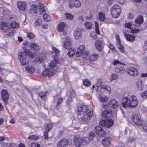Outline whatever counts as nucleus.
Returning a JSON list of instances; mask_svg holds the SVG:
<instances>
[{
	"label": "nucleus",
	"mask_w": 147,
	"mask_h": 147,
	"mask_svg": "<svg viewBox=\"0 0 147 147\" xmlns=\"http://www.w3.org/2000/svg\"><path fill=\"white\" fill-rule=\"evenodd\" d=\"M140 125L141 126L142 128L144 130L146 131L147 130V125H146L144 124H142V123Z\"/></svg>",
	"instance_id": "obj_60"
},
{
	"label": "nucleus",
	"mask_w": 147,
	"mask_h": 147,
	"mask_svg": "<svg viewBox=\"0 0 147 147\" xmlns=\"http://www.w3.org/2000/svg\"><path fill=\"white\" fill-rule=\"evenodd\" d=\"M27 57H29L31 58L34 57L32 53L29 50H26L19 53L18 57L22 65H26L28 63V60H27Z\"/></svg>",
	"instance_id": "obj_2"
},
{
	"label": "nucleus",
	"mask_w": 147,
	"mask_h": 147,
	"mask_svg": "<svg viewBox=\"0 0 147 147\" xmlns=\"http://www.w3.org/2000/svg\"><path fill=\"white\" fill-rule=\"evenodd\" d=\"M84 25L87 29H91L92 28V24L90 22H85L84 23Z\"/></svg>",
	"instance_id": "obj_40"
},
{
	"label": "nucleus",
	"mask_w": 147,
	"mask_h": 147,
	"mask_svg": "<svg viewBox=\"0 0 147 147\" xmlns=\"http://www.w3.org/2000/svg\"><path fill=\"white\" fill-rule=\"evenodd\" d=\"M93 113L92 111H90L88 113H86L84 114L77 115V117L80 121L84 123L87 122L90 120L91 117Z\"/></svg>",
	"instance_id": "obj_4"
},
{
	"label": "nucleus",
	"mask_w": 147,
	"mask_h": 147,
	"mask_svg": "<svg viewBox=\"0 0 147 147\" xmlns=\"http://www.w3.org/2000/svg\"><path fill=\"white\" fill-rule=\"evenodd\" d=\"M44 7V5L42 3H39L38 5H33L30 7L29 12L32 14L38 13L40 14L43 13L45 12Z\"/></svg>",
	"instance_id": "obj_3"
},
{
	"label": "nucleus",
	"mask_w": 147,
	"mask_h": 147,
	"mask_svg": "<svg viewBox=\"0 0 147 147\" xmlns=\"http://www.w3.org/2000/svg\"><path fill=\"white\" fill-rule=\"evenodd\" d=\"M99 99L100 101L105 102L107 101L108 98L106 96L103 95H99Z\"/></svg>",
	"instance_id": "obj_31"
},
{
	"label": "nucleus",
	"mask_w": 147,
	"mask_h": 147,
	"mask_svg": "<svg viewBox=\"0 0 147 147\" xmlns=\"http://www.w3.org/2000/svg\"><path fill=\"white\" fill-rule=\"evenodd\" d=\"M26 70L29 73L32 74L35 71V68L31 66H28L25 68Z\"/></svg>",
	"instance_id": "obj_33"
},
{
	"label": "nucleus",
	"mask_w": 147,
	"mask_h": 147,
	"mask_svg": "<svg viewBox=\"0 0 147 147\" xmlns=\"http://www.w3.org/2000/svg\"><path fill=\"white\" fill-rule=\"evenodd\" d=\"M24 44L26 46H28L29 45H30V48L31 49H33L34 50H38L40 48L38 46L33 43L29 44L28 42H26L24 43Z\"/></svg>",
	"instance_id": "obj_23"
},
{
	"label": "nucleus",
	"mask_w": 147,
	"mask_h": 147,
	"mask_svg": "<svg viewBox=\"0 0 147 147\" xmlns=\"http://www.w3.org/2000/svg\"><path fill=\"white\" fill-rule=\"evenodd\" d=\"M28 138L29 139L36 140H38L39 139V137L35 135H31L29 136Z\"/></svg>",
	"instance_id": "obj_41"
},
{
	"label": "nucleus",
	"mask_w": 147,
	"mask_h": 147,
	"mask_svg": "<svg viewBox=\"0 0 147 147\" xmlns=\"http://www.w3.org/2000/svg\"><path fill=\"white\" fill-rule=\"evenodd\" d=\"M100 87L102 89H104L105 90H107L109 92L111 90V88L108 86L102 85L100 86Z\"/></svg>",
	"instance_id": "obj_44"
},
{
	"label": "nucleus",
	"mask_w": 147,
	"mask_h": 147,
	"mask_svg": "<svg viewBox=\"0 0 147 147\" xmlns=\"http://www.w3.org/2000/svg\"><path fill=\"white\" fill-rule=\"evenodd\" d=\"M83 83L84 85L86 86H89L90 85V83L89 81L87 79H85L83 81Z\"/></svg>",
	"instance_id": "obj_48"
},
{
	"label": "nucleus",
	"mask_w": 147,
	"mask_h": 147,
	"mask_svg": "<svg viewBox=\"0 0 147 147\" xmlns=\"http://www.w3.org/2000/svg\"><path fill=\"white\" fill-rule=\"evenodd\" d=\"M95 135V134L92 132H91L89 133V136L88 137L90 138V140H92Z\"/></svg>",
	"instance_id": "obj_58"
},
{
	"label": "nucleus",
	"mask_w": 147,
	"mask_h": 147,
	"mask_svg": "<svg viewBox=\"0 0 147 147\" xmlns=\"http://www.w3.org/2000/svg\"><path fill=\"white\" fill-rule=\"evenodd\" d=\"M94 131L96 134L100 137H103L105 135L106 132L100 126L96 127L94 129Z\"/></svg>",
	"instance_id": "obj_10"
},
{
	"label": "nucleus",
	"mask_w": 147,
	"mask_h": 147,
	"mask_svg": "<svg viewBox=\"0 0 147 147\" xmlns=\"http://www.w3.org/2000/svg\"><path fill=\"white\" fill-rule=\"evenodd\" d=\"M91 36L93 38H96L97 36L96 34L94 33H91L90 34Z\"/></svg>",
	"instance_id": "obj_64"
},
{
	"label": "nucleus",
	"mask_w": 147,
	"mask_h": 147,
	"mask_svg": "<svg viewBox=\"0 0 147 147\" xmlns=\"http://www.w3.org/2000/svg\"><path fill=\"white\" fill-rule=\"evenodd\" d=\"M53 125L51 123H49L47 127L46 130L49 131L51 129Z\"/></svg>",
	"instance_id": "obj_49"
},
{
	"label": "nucleus",
	"mask_w": 147,
	"mask_h": 147,
	"mask_svg": "<svg viewBox=\"0 0 147 147\" xmlns=\"http://www.w3.org/2000/svg\"><path fill=\"white\" fill-rule=\"evenodd\" d=\"M1 98L2 100L6 104L9 99V94L8 92L6 90L3 89L0 93Z\"/></svg>",
	"instance_id": "obj_9"
},
{
	"label": "nucleus",
	"mask_w": 147,
	"mask_h": 147,
	"mask_svg": "<svg viewBox=\"0 0 147 147\" xmlns=\"http://www.w3.org/2000/svg\"><path fill=\"white\" fill-rule=\"evenodd\" d=\"M65 16L67 19H71L73 16L70 13H66L65 14Z\"/></svg>",
	"instance_id": "obj_50"
},
{
	"label": "nucleus",
	"mask_w": 147,
	"mask_h": 147,
	"mask_svg": "<svg viewBox=\"0 0 147 147\" xmlns=\"http://www.w3.org/2000/svg\"><path fill=\"white\" fill-rule=\"evenodd\" d=\"M115 37H116V39L117 43L121 42V40H120V38L119 35H116V36H115Z\"/></svg>",
	"instance_id": "obj_62"
},
{
	"label": "nucleus",
	"mask_w": 147,
	"mask_h": 147,
	"mask_svg": "<svg viewBox=\"0 0 147 147\" xmlns=\"http://www.w3.org/2000/svg\"><path fill=\"white\" fill-rule=\"evenodd\" d=\"M131 117L132 120L136 125L139 126L141 124L142 122L137 115L134 114L132 115Z\"/></svg>",
	"instance_id": "obj_16"
},
{
	"label": "nucleus",
	"mask_w": 147,
	"mask_h": 147,
	"mask_svg": "<svg viewBox=\"0 0 147 147\" xmlns=\"http://www.w3.org/2000/svg\"><path fill=\"white\" fill-rule=\"evenodd\" d=\"M74 145L77 147H79L83 144L82 138L79 135L74 137Z\"/></svg>",
	"instance_id": "obj_11"
},
{
	"label": "nucleus",
	"mask_w": 147,
	"mask_h": 147,
	"mask_svg": "<svg viewBox=\"0 0 147 147\" xmlns=\"http://www.w3.org/2000/svg\"><path fill=\"white\" fill-rule=\"evenodd\" d=\"M52 50L53 52L56 53H58L59 52V51L55 47H52Z\"/></svg>",
	"instance_id": "obj_63"
},
{
	"label": "nucleus",
	"mask_w": 147,
	"mask_h": 147,
	"mask_svg": "<svg viewBox=\"0 0 147 147\" xmlns=\"http://www.w3.org/2000/svg\"><path fill=\"white\" fill-rule=\"evenodd\" d=\"M95 46L96 49L99 51H101L104 47L103 43L100 40H97L95 42Z\"/></svg>",
	"instance_id": "obj_14"
},
{
	"label": "nucleus",
	"mask_w": 147,
	"mask_h": 147,
	"mask_svg": "<svg viewBox=\"0 0 147 147\" xmlns=\"http://www.w3.org/2000/svg\"><path fill=\"white\" fill-rule=\"evenodd\" d=\"M123 100L124 102L122 105L124 108H126L127 107L134 108L138 104V100L137 97L135 95H132L129 98L125 97Z\"/></svg>",
	"instance_id": "obj_1"
},
{
	"label": "nucleus",
	"mask_w": 147,
	"mask_h": 147,
	"mask_svg": "<svg viewBox=\"0 0 147 147\" xmlns=\"http://www.w3.org/2000/svg\"><path fill=\"white\" fill-rule=\"evenodd\" d=\"M115 71L117 73L122 74L124 73L125 72V69L123 67L119 66L115 68Z\"/></svg>",
	"instance_id": "obj_28"
},
{
	"label": "nucleus",
	"mask_w": 147,
	"mask_h": 147,
	"mask_svg": "<svg viewBox=\"0 0 147 147\" xmlns=\"http://www.w3.org/2000/svg\"><path fill=\"white\" fill-rule=\"evenodd\" d=\"M59 61L57 60L56 59L54 58V59L52 60L51 63L49 65V66L52 68V71L55 72H56L58 70V67L56 65L57 64H59Z\"/></svg>",
	"instance_id": "obj_7"
},
{
	"label": "nucleus",
	"mask_w": 147,
	"mask_h": 147,
	"mask_svg": "<svg viewBox=\"0 0 147 147\" xmlns=\"http://www.w3.org/2000/svg\"><path fill=\"white\" fill-rule=\"evenodd\" d=\"M111 80H116L118 78V76L115 74H112L111 76Z\"/></svg>",
	"instance_id": "obj_52"
},
{
	"label": "nucleus",
	"mask_w": 147,
	"mask_h": 147,
	"mask_svg": "<svg viewBox=\"0 0 147 147\" xmlns=\"http://www.w3.org/2000/svg\"><path fill=\"white\" fill-rule=\"evenodd\" d=\"M65 23L64 22L60 23L57 29L59 32H62L64 31V28L65 26Z\"/></svg>",
	"instance_id": "obj_30"
},
{
	"label": "nucleus",
	"mask_w": 147,
	"mask_h": 147,
	"mask_svg": "<svg viewBox=\"0 0 147 147\" xmlns=\"http://www.w3.org/2000/svg\"><path fill=\"white\" fill-rule=\"evenodd\" d=\"M49 131L46 130L45 132L44 133V139L45 140H47L48 139V133Z\"/></svg>",
	"instance_id": "obj_54"
},
{
	"label": "nucleus",
	"mask_w": 147,
	"mask_h": 147,
	"mask_svg": "<svg viewBox=\"0 0 147 147\" xmlns=\"http://www.w3.org/2000/svg\"><path fill=\"white\" fill-rule=\"evenodd\" d=\"M17 7L22 11H24L26 9V4L24 1H20L17 3Z\"/></svg>",
	"instance_id": "obj_19"
},
{
	"label": "nucleus",
	"mask_w": 147,
	"mask_h": 147,
	"mask_svg": "<svg viewBox=\"0 0 147 147\" xmlns=\"http://www.w3.org/2000/svg\"><path fill=\"white\" fill-rule=\"evenodd\" d=\"M0 29L4 33L7 32V35L8 36H11L13 35V33L12 32V30L6 23H1L0 24Z\"/></svg>",
	"instance_id": "obj_5"
},
{
	"label": "nucleus",
	"mask_w": 147,
	"mask_h": 147,
	"mask_svg": "<svg viewBox=\"0 0 147 147\" xmlns=\"http://www.w3.org/2000/svg\"><path fill=\"white\" fill-rule=\"evenodd\" d=\"M85 49V46L84 45H80L78 50L77 51L76 54V57H79L81 56L83 52L84 51V50Z\"/></svg>",
	"instance_id": "obj_22"
},
{
	"label": "nucleus",
	"mask_w": 147,
	"mask_h": 147,
	"mask_svg": "<svg viewBox=\"0 0 147 147\" xmlns=\"http://www.w3.org/2000/svg\"><path fill=\"white\" fill-rule=\"evenodd\" d=\"M136 85L138 90L140 91L142 90L144 86L143 82L140 79L138 80L136 83Z\"/></svg>",
	"instance_id": "obj_26"
},
{
	"label": "nucleus",
	"mask_w": 147,
	"mask_h": 147,
	"mask_svg": "<svg viewBox=\"0 0 147 147\" xmlns=\"http://www.w3.org/2000/svg\"><path fill=\"white\" fill-rule=\"evenodd\" d=\"M111 139L109 137L103 139L102 144L105 146H107L111 143Z\"/></svg>",
	"instance_id": "obj_27"
},
{
	"label": "nucleus",
	"mask_w": 147,
	"mask_h": 147,
	"mask_svg": "<svg viewBox=\"0 0 147 147\" xmlns=\"http://www.w3.org/2000/svg\"><path fill=\"white\" fill-rule=\"evenodd\" d=\"M10 25L12 28H17L19 27V24L14 21L12 22L10 24Z\"/></svg>",
	"instance_id": "obj_42"
},
{
	"label": "nucleus",
	"mask_w": 147,
	"mask_h": 147,
	"mask_svg": "<svg viewBox=\"0 0 147 147\" xmlns=\"http://www.w3.org/2000/svg\"><path fill=\"white\" fill-rule=\"evenodd\" d=\"M140 31V29L138 28H131V31L132 33H135L138 32Z\"/></svg>",
	"instance_id": "obj_53"
},
{
	"label": "nucleus",
	"mask_w": 147,
	"mask_h": 147,
	"mask_svg": "<svg viewBox=\"0 0 147 147\" xmlns=\"http://www.w3.org/2000/svg\"><path fill=\"white\" fill-rule=\"evenodd\" d=\"M98 18L100 21H104L105 19V15L104 13L102 12H99L98 13Z\"/></svg>",
	"instance_id": "obj_34"
},
{
	"label": "nucleus",
	"mask_w": 147,
	"mask_h": 147,
	"mask_svg": "<svg viewBox=\"0 0 147 147\" xmlns=\"http://www.w3.org/2000/svg\"><path fill=\"white\" fill-rule=\"evenodd\" d=\"M94 22L95 31L97 34H99L100 32L99 31V29L98 28L99 26L97 22L96 21H95Z\"/></svg>",
	"instance_id": "obj_43"
},
{
	"label": "nucleus",
	"mask_w": 147,
	"mask_h": 147,
	"mask_svg": "<svg viewBox=\"0 0 147 147\" xmlns=\"http://www.w3.org/2000/svg\"><path fill=\"white\" fill-rule=\"evenodd\" d=\"M89 53L88 51H84V53L83 52L82 55H86V56L85 57L84 59H87L88 58V59H89V58L88 57V55H89Z\"/></svg>",
	"instance_id": "obj_57"
},
{
	"label": "nucleus",
	"mask_w": 147,
	"mask_h": 147,
	"mask_svg": "<svg viewBox=\"0 0 147 147\" xmlns=\"http://www.w3.org/2000/svg\"><path fill=\"white\" fill-rule=\"evenodd\" d=\"M69 50L67 53V55L69 57H72L75 53V50L74 49L71 48L69 49Z\"/></svg>",
	"instance_id": "obj_37"
},
{
	"label": "nucleus",
	"mask_w": 147,
	"mask_h": 147,
	"mask_svg": "<svg viewBox=\"0 0 147 147\" xmlns=\"http://www.w3.org/2000/svg\"><path fill=\"white\" fill-rule=\"evenodd\" d=\"M106 127L109 128L111 127L113 124V122L112 119H107Z\"/></svg>",
	"instance_id": "obj_36"
},
{
	"label": "nucleus",
	"mask_w": 147,
	"mask_h": 147,
	"mask_svg": "<svg viewBox=\"0 0 147 147\" xmlns=\"http://www.w3.org/2000/svg\"><path fill=\"white\" fill-rule=\"evenodd\" d=\"M68 143V141L65 138L61 139L58 143L57 147H65Z\"/></svg>",
	"instance_id": "obj_17"
},
{
	"label": "nucleus",
	"mask_w": 147,
	"mask_h": 147,
	"mask_svg": "<svg viewBox=\"0 0 147 147\" xmlns=\"http://www.w3.org/2000/svg\"><path fill=\"white\" fill-rule=\"evenodd\" d=\"M82 30L80 28H77L74 31V34L75 38L78 39L80 38L82 36Z\"/></svg>",
	"instance_id": "obj_15"
},
{
	"label": "nucleus",
	"mask_w": 147,
	"mask_h": 147,
	"mask_svg": "<svg viewBox=\"0 0 147 147\" xmlns=\"http://www.w3.org/2000/svg\"><path fill=\"white\" fill-rule=\"evenodd\" d=\"M27 36L29 38L34 39L35 37V35L32 33H27Z\"/></svg>",
	"instance_id": "obj_46"
},
{
	"label": "nucleus",
	"mask_w": 147,
	"mask_h": 147,
	"mask_svg": "<svg viewBox=\"0 0 147 147\" xmlns=\"http://www.w3.org/2000/svg\"><path fill=\"white\" fill-rule=\"evenodd\" d=\"M135 24L134 25L135 26H139L142 24L144 22L143 16L140 15L138 16L135 20Z\"/></svg>",
	"instance_id": "obj_20"
},
{
	"label": "nucleus",
	"mask_w": 147,
	"mask_h": 147,
	"mask_svg": "<svg viewBox=\"0 0 147 147\" xmlns=\"http://www.w3.org/2000/svg\"><path fill=\"white\" fill-rule=\"evenodd\" d=\"M46 12L43 13H41V14H43V18L45 21L48 22L51 20V17L47 14H45Z\"/></svg>",
	"instance_id": "obj_35"
},
{
	"label": "nucleus",
	"mask_w": 147,
	"mask_h": 147,
	"mask_svg": "<svg viewBox=\"0 0 147 147\" xmlns=\"http://www.w3.org/2000/svg\"><path fill=\"white\" fill-rule=\"evenodd\" d=\"M52 71V69L49 68H47L43 71L42 75L44 76H48L49 77H50L52 75H53L55 72L54 71Z\"/></svg>",
	"instance_id": "obj_18"
},
{
	"label": "nucleus",
	"mask_w": 147,
	"mask_h": 147,
	"mask_svg": "<svg viewBox=\"0 0 147 147\" xmlns=\"http://www.w3.org/2000/svg\"><path fill=\"white\" fill-rule=\"evenodd\" d=\"M42 21L39 19H36L35 21V24L36 26H38L41 25Z\"/></svg>",
	"instance_id": "obj_45"
},
{
	"label": "nucleus",
	"mask_w": 147,
	"mask_h": 147,
	"mask_svg": "<svg viewBox=\"0 0 147 147\" xmlns=\"http://www.w3.org/2000/svg\"><path fill=\"white\" fill-rule=\"evenodd\" d=\"M109 106L110 107L116 108L118 106V102L115 99L111 100L109 102Z\"/></svg>",
	"instance_id": "obj_25"
},
{
	"label": "nucleus",
	"mask_w": 147,
	"mask_h": 147,
	"mask_svg": "<svg viewBox=\"0 0 147 147\" xmlns=\"http://www.w3.org/2000/svg\"><path fill=\"white\" fill-rule=\"evenodd\" d=\"M126 40L129 42H133L135 40V37L133 34H124Z\"/></svg>",
	"instance_id": "obj_24"
},
{
	"label": "nucleus",
	"mask_w": 147,
	"mask_h": 147,
	"mask_svg": "<svg viewBox=\"0 0 147 147\" xmlns=\"http://www.w3.org/2000/svg\"><path fill=\"white\" fill-rule=\"evenodd\" d=\"M90 138H89L88 137L84 138L83 139H82L83 144L85 145L88 144L90 142Z\"/></svg>",
	"instance_id": "obj_39"
},
{
	"label": "nucleus",
	"mask_w": 147,
	"mask_h": 147,
	"mask_svg": "<svg viewBox=\"0 0 147 147\" xmlns=\"http://www.w3.org/2000/svg\"><path fill=\"white\" fill-rule=\"evenodd\" d=\"M47 94L46 92H40L39 94V96L41 98H43Z\"/></svg>",
	"instance_id": "obj_56"
},
{
	"label": "nucleus",
	"mask_w": 147,
	"mask_h": 147,
	"mask_svg": "<svg viewBox=\"0 0 147 147\" xmlns=\"http://www.w3.org/2000/svg\"><path fill=\"white\" fill-rule=\"evenodd\" d=\"M32 147H40V145L37 143H32L31 144Z\"/></svg>",
	"instance_id": "obj_59"
},
{
	"label": "nucleus",
	"mask_w": 147,
	"mask_h": 147,
	"mask_svg": "<svg viewBox=\"0 0 147 147\" xmlns=\"http://www.w3.org/2000/svg\"><path fill=\"white\" fill-rule=\"evenodd\" d=\"M98 57V55L97 54H92L90 56L89 61H94L96 60Z\"/></svg>",
	"instance_id": "obj_32"
},
{
	"label": "nucleus",
	"mask_w": 147,
	"mask_h": 147,
	"mask_svg": "<svg viewBox=\"0 0 147 147\" xmlns=\"http://www.w3.org/2000/svg\"><path fill=\"white\" fill-rule=\"evenodd\" d=\"M66 41L63 43L64 47L67 49H70L71 47V43L70 41V39L68 37L66 38Z\"/></svg>",
	"instance_id": "obj_21"
},
{
	"label": "nucleus",
	"mask_w": 147,
	"mask_h": 147,
	"mask_svg": "<svg viewBox=\"0 0 147 147\" xmlns=\"http://www.w3.org/2000/svg\"><path fill=\"white\" fill-rule=\"evenodd\" d=\"M36 61L39 63H41L43 61V59L40 57H37L35 59Z\"/></svg>",
	"instance_id": "obj_55"
},
{
	"label": "nucleus",
	"mask_w": 147,
	"mask_h": 147,
	"mask_svg": "<svg viewBox=\"0 0 147 147\" xmlns=\"http://www.w3.org/2000/svg\"><path fill=\"white\" fill-rule=\"evenodd\" d=\"M121 7L117 5H115L111 8V13L114 18H117L121 12Z\"/></svg>",
	"instance_id": "obj_6"
},
{
	"label": "nucleus",
	"mask_w": 147,
	"mask_h": 147,
	"mask_svg": "<svg viewBox=\"0 0 147 147\" xmlns=\"http://www.w3.org/2000/svg\"><path fill=\"white\" fill-rule=\"evenodd\" d=\"M81 5V3L78 0H69V7L72 8L74 7L76 8L80 7Z\"/></svg>",
	"instance_id": "obj_12"
},
{
	"label": "nucleus",
	"mask_w": 147,
	"mask_h": 147,
	"mask_svg": "<svg viewBox=\"0 0 147 147\" xmlns=\"http://www.w3.org/2000/svg\"><path fill=\"white\" fill-rule=\"evenodd\" d=\"M141 95L143 98L145 99L147 98V91L141 93Z\"/></svg>",
	"instance_id": "obj_51"
},
{
	"label": "nucleus",
	"mask_w": 147,
	"mask_h": 147,
	"mask_svg": "<svg viewBox=\"0 0 147 147\" xmlns=\"http://www.w3.org/2000/svg\"><path fill=\"white\" fill-rule=\"evenodd\" d=\"M112 111L110 110H105L103 112L102 116L104 117H109Z\"/></svg>",
	"instance_id": "obj_29"
},
{
	"label": "nucleus",
	"mask_w": 147,
	"mask_h": 147,
	"mask_svg": "<svg viewBox=\"0 0 147 147\" xmlns=\"http://www.w3.org/2000/svg\"><path fill=\"white\" fill-rule=\"evenodd\" d=\"M126 71L128 74L134 76H137L138 73L137 69L133 67H129L127 68L126 69Z\"/></svg>",
	"instance_id": "obj_13"
},
{
	"label": "nucleus",
	"mask_w": 147,
	"mask_h": 147,
	"mask_svg": "<svg viewBox=\"0 0 147 147\" xmlns=\"http://www.w3.org/2000/svg\"><path fill=\"white\" fill-rule=\"evenodd\" d=\"M131 22H129L128 23H126L125 24V27L128 28H131Z\"/></svg>",
	"instance_id": "obj_61"
},
{
	"label": "nucleus",
	"mask_w": 147,
	"mask_h": 147,
	"mask_svg": "<svg viewBox=\"0 0 147 147\" xmlns=\"http://www.w3.org/2000/svg\"><path fill=\"white\" fill-rule=\"evenodd\" d=\"M107 122V119L103 120H101L99 121V123L100 125L106 127V124Z\"/></svg>",
	"instance_id": "obj_47"
},
{
	"label": "nucleus",
	"mask_w": 147,
	"mask_h": 147,
	"mask_svg": "<svg viewBox=\"0 0 147 147\" xmlns=\"http://www.w3.org/2000/svg\"><path fill=\"white\" fill-rule=\"evenodd\" d=\"M117 46L119 50L121 53H124V48L121 44V42L117 43Z\"/></svg>",
	"instance_id": "obj_38"
},
{
	"label": "nucleus",
	"mask_w": 147,
	"mask_h": 147,
	"mask_svg": "<svg viewBox=\"0 0 147 147\" xmlns=\"http://www.w3.org/2000/svg\"><path fill=\"white\" fill-rule=\"evenodd\" d=\"M88 107L86 105H81L78 107L77 113V115L84 114L86 113L88 111Z\"/></svg>",
	"instance_id": "obj_8"
}]
</instances>
